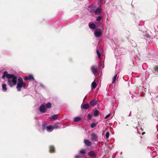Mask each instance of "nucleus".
Listing matches in <instances>:
<instances>
[{
	"mask_svg": "<svg viewBox=\"0 0 158 158\" xmlns=\"http://www.w3.org/2000/svg\"><path fill=\"white\" fill-rule=\"evenodd\" d=\"M5 77L8 79V84L10 87H12L16 84L17 78L14 75L8 74L6 71H5L4 72L2 78L5 79Z\"/></svg>",
	"mask_w": 158,
	"mask_h": 158,
	"instance_id": "nucleus-1",
	"label": "nucleus"
},
{
	"mask_svg": "<svg viewBox=\"0 0 158 158\" xmlns=\"http://www.w3.org/2000/svg\"><path fill=\"white\" fill-rule=\"evenodd\" d=\"M26 85V84L23 82V79L21 77L18 78L16 86L18 91H21L22 88H25Z\"/></svg>",
	"mask_w": 158,
	"mask_h": 158,
	"instance_id": "nucleus-2",
	"label": "nucleus"
},
{
	"mask_svg": "<svg viewBox=\"0 0 158 158\" xmlns=\"http://www.w3.org/2000/svg\"><path fill=\"white\" fill-rule=\"evenodd\" d=\"M103 33V31L100 28L96 29L94 32V36L97 38L100 37Z\"/></svg>",
	"mask_w": 158,
	"mask_h": 158,
	"instance_id": "nucleus-3",
	"label": "nucleus"
},
{
	"mask_svg": "<svg viewBox=\"0 0 158 158\" xmlns=\"http://www.w3.org/2000/svg\"><path fill=\"white\" fill-rule=\"evenodd\" d=\"M91 139L94 142L98 141V136L96 134L94 133L91 134L90 135Z\"/></svg>",
	"mask_w": 158,
	"mask_h": 158,
	"instance_id": "nucleus-4",
	"label": "nucleus"
},
{
	"mask_svg": "<svg viewBox=\"0 0 158 158\" xmlns=\"http://www.w3.org/2000/svg\"><path fill=\"white\" fill-rule=\"evenodd\" d=\"M96 6L93 5H91L88 6V10L90 12H94Z\"/></svg>",
	"mask_w": 158,
	"mask_h": 158,
	"instance_id": "nucleus-5",
	"label": "nucleus"
},
{
	"mask_svg": "<svg viewBox=\"0 0 158 158\" xmlns=\"http://www.w3.org/2000/svg\"><path fill=\"white\" fill-rule=\"evenodd\" d=\"M46 107L45 106V105L42 104V105L40 107V112L42 113H44L46 111Z\"/></svg>",
	"mask_w": 158,
	"mask_h": 158,
	"instance_id": "nucleus-6",
	"label": "nucleus"
},
{
	"mask_svg": "<svg viewBox=\"0 0 158 158\" xmlns=\"http://www.w3.org/2000/svg\"><path fill=\"white\" fill-rule=\"evenodd\" d=\"M88 155L91 157L95 158L96 157V155L94 151H91L88 153Z\"/></svg>",
	"mask_w": 158,
	"mask_h": 158,
	"instance_id": "nucleus-7",
	"label": "nucleus"
},
{
	"mask_svg": "<svg viewBox=\"0 0 158 158\" xmlns=\"http://www.w3.org/2000/svg\"><path fill=\"white\" fill-rule=\"evenodd\" d=\"M91 70L93 73L95 74V73H97L98 71V69L94 66H93L91 68Z\"/></svg>",
	"mask_w": 158,
	"mask_h": 158,
	"instance_id": "nucleus-8",
	"label": "nucleus"
},
{
	"mask_svg": "<svg viewBox=\"0 0 158 158\" xmlns=\"http://www.w3.org/2000/svg\"><path fill=\"white\" fill-rule=\"evenodd\" d=\"M118 73H117L112 77V83L113 84L115 82L116 80L118 79Z\"/></svg>",
	"mask_w": 158,
	"mask_h": 158,
	"instance_id": "nucleus-9",
	"label": "nucleus"
},
{
	"mask_svg": "<svg viewBox=\"0 0 158 158\" xmlns=\"http://www.w3.org/2000/svg\"><path fill=\"white\" fill-rule=\"evenodd\" d=\"M81 108L85 110H87L89 107V105L88 103L82 104L81 106Z\"/></svg>",
	"mask_w": 158,
	"mask_h": 158,
	"instance_id": "nucleus-10",
	"label": "nucleus"
},
{
	"mask_svg": "<svg viewBox=\"0 0 158 158\" xmlns=\"http://www.w3.org/2000/svg\"><path fill=\"white\" fill-rule=\"evenodd\" d=\"M89 28L92 30H94L96 27L95 24L94 23H89Z\"/></svg>",
	"mask_w": 158,
	"mask_h": 158,
	"instance_id": "nucleus-11",
	"label": "nucleus"
},
{
	"mask_svg": "<svg viewBox=\"0 0 158 158\" xmlns=\"http://www.w3.org/2000/svg\"><path fill=\"white\" fill-rule=\"evenodd\" d=\"M98 102L95 99H94L91 101L90 102V105L93 106H94L97 104Z\"/></svg>",
	"mask_w": 158,
	"mask_h": 158,
	"instance_id": "nucleus-12",
	"label": "nucleus"
},
{
	"mask_svg": "<svg viewBox=\"0 0 158 158\" xmlns=\"http://www.w3.org/2000/svg\"><path fill=\"white\" fill-rule=\"evenodd\" d=\"M153 72L155 75H158V66H156L153 68Z\"/></svg>",
	"mask_w": 158,
	"mask_h": 158,
	"instance_id": "nucleus-13",
	"label": "nucleus"
},
{
	"mask_svg": "<svg viewBox=\"0 0 158 158\" xmlns=\"http://www.w3.org/2000/svg\"><path fill=\"white\" fill-rule=\"evenodd\" d=\"M84 143L86 145L88 146H90L92 144L91 142L87 139H84Z\"/></svg>",
	"mask_w": 158,
	"mask_h": 158,
	"instance_id": "nucleus-14",
	"label": "nucleus"
},
{
	"mask_svg": "<svg viewBox=\"0 0 158 158\" xmlns=\"http://www.w3.org/2000/svg\"><path fill=\"white\" fill-rule=\"evenodd\" d=\"M53 129V126L51 125L47 126V127H46V130L48 131H51Z\"/></svg>",
	"mask_w": 158,
	"mask_h": 158,
	"instance_id": "nucleus-15",
	"label": "nucleus"
},
{
	"mask_svg": "<svg viewBox=\"0 0 158 158\" xmlns=\"http://www.w3.org/2000/svg\"><path fill=\"white\" fill-rule=\"evenodd\" d=\"M102 9H101L100 8H97L94 11V12L95 14L98 15L100 14L101 11H102Z\"/></svg>",
	"mask_w": 158,
	"mask_h": 158,
	"instance_id": "nucleus-16",
	"label": "nucleus"
},
{
	"mask_svg": "<svg viewBox=\"0 0 158 158\" xmlns=\"http://www.w3.org/2000/svg\"><path fill=\"white\" fill-rule=\"evenodd\" d=\"M2 90L3 91L6 92L7 90L6 85L5 84H3L2 85Z\"/></svg>",
	"mask_w": 158,
	"mask_h": 158,
	"instance_id": "nucleus-17",
	"label": "nucleus"
},
{
	"mask_svg": "<svg viewBox=\"0 0 158 158\" xmlns=\"http://www.w3.org/2000/svg\"><path fill=\"white\" fill-rule=\"evenodd\" d=\"M97 86V84L94 81H93L91 84V89H94Z\"/></svg>",
	"mask_w": 158,
	"mask_h": 158,
	"instance_id": "nucleus-18",
	"label": "nucleus"
},
{
	"mask_svg": "<svg viewBox=\"0 0 158 158\" xmlns=\"http://www.w3.org/2000/svg\"><path fill=\"white\" fill-rule=\"evenodd\" d=\"M81 118L80 117H76L74 118L73 121L75 122H78L81 120Z\"/></svg>",
	"mask_w": 158,
	"mask_h": 158,
	"instance_id": "nucleus-19",
	"label": "nucleus"
},
{
	"mask_svg": "<svg viewBox=\"0 0 158 158\" xmlns=\"http://www.w3.org/2000/svg\"><path fill=\"white\" fill-rule=\"evenodd\" d=\"M51 106H52V104H51V103L50 102H48V103H46L45 105V106L46 107V108H50L51 107Z\"/></svg>",
	"mask_w": 158,
	"mask_h": 158,
	"instance_id": "nucleus-20",
	"label": "nucleus"
},
{
	"mask_svg": "<svg viewBox=\"0 0 158 158\" xmlns=\"http://www.w3.org/2000/svg\"><path fill=\"white\" fill-rule=\"evenodd\" d=\"M58 117V115L57 114H56L52 116L51 117V118L52 120H55Z\"/></svg>",
	"mask_w": 158,
	"mask_h": 158,
	"instance_id": "nucleus-21",
	"label": "nucleus"
},
{
	"mask_svg": "<svg viewBox=\"0 0 158 158\" xmlns=\"http://www.w3.org/2000/svg\"><path fill=\"white\" fill-rule=\"evenodd\" d=\"M55 148L53 146H51L49 147V150L51 152H54V151Z\"/></svg>",
	"mask_w": 158,
	"mask_h": 158,
	"instance_id": "nucleus-22",
	"label": "nucleus"
},
{
	"mask_svg": "<svg viewBox=\"0 0 158 158\" xmlns=\"http://www.w3.org/2000/svg\"><path fill=\"white\" fill-rule=\"evenodd\" d=\"M99 113V112L98 110H96L94 111V115L95 116H97L98 115Z\"/></svg>",
	"mask_w": 158,
	"mask_h": 158,
	"instance_id": "nucleus-23",
	"label": "nucleus"
},
{
	"mask_svg": "<svg viewBox=\"0 0 158 158\" xmlns=\"http://www.w3.org/2000/svg\"><path fill=\"white\" fill-rule=\"evenodd\" d=\"M28 77V79L29 80L31 81V80H34V78L33 77V76L32 75L30 74L29 75V76Z\"/></svg>",
	"mask_w": 158,
	"mask_h": 158,
	"instance_id": "nucleus-24",
	"label": "nucleus"
},
{
	"mask_svg": "<svg viewBox=\"0 0 158 158\" xmlns=\"http://www.w3.org/2000/svg\"><path fill=\"white\" fill-rule=\"evenodd\" d=\"M97 123H92L90 125V127L92 128H94L97 125Z\"/></svg>",
	"mask_w": 158,
	"mask_h": 158,
	"instance_id": "nucleus-25",
	"label": "nucleus"
},
{
	"mask_svg": "<svg viewBox=\"0 0 158 158\" xmlns=\"http://www.w3.org/2000/svg\"><path fill=\"white\" fill-rule=\"evenodd\" d=\"M47 127V124L46 123H44L42 125V128L43 130H44L45 129H46Z\"/></svg>",
	"mask_w": 158,
	"mask_h": 158,
	"instance_id": "nucleus-26",
	"label": "nucleus"
},
{
	"mask_svg": "<svg viewBox=\"0 0 158 158\" xmlns=\"http://www.w3.org/2000/svg\"><path fill=\"white\" fill-rule=\"evenodd\" d=\"M97 53L98 55V56L99 58H100L101 57V54L100 53L99 50H97Z\"/></svg>",
	"mask_w": 158,
	"mask_h": 158,
	"instance_id": "nucleus-27",
	"label": "nucleus"
},
{
	"mask_svg": "<svg viewBox=\"0 0 158 158\" xmlns=\"http://www.w3.org/2000/svg\"><path fill=\"white\" fill-rule=\"evenodd\" d=\"M85 149H82L79 152L80 154H84L85 153Z\"/></svg>",
	"mask_w": 158,
	"mask_h": 158,
	"instance_id": "nucleus-28",
	"label": "nucleus"
},
{
	"mask_svg": "<svg viewBox=\"0 0 158 158\" xmlns=\"http://www.w3.org/2000/svg\"><path fill=\"white\" fill-rule=\"evenodd\" d=\"M102 19V17L101 16H99L96 19V21H100Z\"/></svg>",
	"mask_w": 158,
	"mask_h": 158,
	"instance_id": "nucleus-29",
	"label": "nucleus"
},
{
	"mask_svg": "<svg viewBox=\"0 0 158 158\" xmlns=\"http://www.w3.org/2000/svg\"><path fill=\"white\" fill-rule=\"evenodd\" d=\"M109 135H110V133H109V132H107L106 133L105 135H106V139L108 138L109 137Z\"/></svg>",
	"mask_w": 158,
	"mask_h": 158,
	"instance_id": "nucleus-30",
	"label": "nucleus"
},
{
	"mask_svg": "<svg viewBox=\"0 0 158 158\" xmlns=\"http://www.w3.org/2000/svg\"><path fill=\"white\" fill-rule=\"evenodd\" d=\"M92 118V116L91 114H89L87 115V119H91Z\"/></svg>",
	"mask_w": 158,
	"mask_h": 158,
	"instance_id": "nucleus-31",
	"label": "nucleus"
},
{
	"mask_svg": "<svg viewBox=\"0 0 158 158\" xmlns=\"http://www.w3.org/2000/svg\"><path fill=\"white\" fill-rule=\"evenodd\" d=\"M53 129H57L59 128V127L57 124H55L54 126H53Z\"/></svg>",
	"mask_w": 158,
	"mask_h": 158,
	"instance_id": "nucleus-32",
	"label": "nucleus"
},
{
	"mask_svg": "<svg viewBox=\"0 0 158 158\" xmlns=\"http://www.w3.org/2000/svg\"><path fill=\"white\" fill-rule=\"evenodd\" d=\"M110 115V114H108L104 118L105 119H107V118H108Z\"/></svg>",
	"mask_w": 158,
	"mask_h": 158,
	"instance_id": "nucleus-33",
	"label": "nucleus"
},
{
	"mask_svg": "<svg viewBox=\"0 0 158 158\" xmlns=\"http://www.w3.org/2000/svg\"><path fill=\"white\" fill-rule=\"evenodd\" d=\"M102 66V64L101 62H99L98 64V66L99 67H101Z\"/></svg>",
	"mask_w": 158,
	"mask_h": 158,
	"instance_id": "nucleus-34",
	"label": "nucleus"
},
{
	"mask_svg": "<svg viewBox=\"0 0 158 158\" xmlns=\"http://www.w3.org/2000/svg\"><path fill=\"white\" fill-rule=\"evenodd\" d=\"M28 79H29L28 77H26L24 78V80H29Z\"/></svg>",
	"mask_w": 158,
	"mask_h": 158,
	"instance_id": "nucleus-35",
	"label": "nucleus"
},
{
	"mask_svg": "<svg viewBox=\"0 0 158 158\" xmlns=\"http://www.w3.org/2000/svg\"><path fill=\"white\" fill-rule=\"evenodd\" d=\"M40 85L41 87H43V88L44 87V85L42 84H40Z\"/></svg>",
	"mask_w": 158,
	"mask_h": 158,
	"instance_id": "nucleus-36",
	"label": "nucleus"
},
{
	"mask_svg": "<svg viewBox=\"0 0 158 158\" xmlns=\"http://www.w3.org/2000/svg\"><path fill=\"white\" fill-rule=\"evenodd\" d=\"M103 2V0H100L99 1L98 3H99V2H100L101 3H102Z\"/></svg>",
	"mask_w": 158,
	"mask_h": 158,
	"instance_id": "nucleus-37",
	"label": "nucleus"
},
{
	"mask_svg": "<svg viewBox=\"0 0 158 158\" xmlns=\"http://www.w3.org/2000/svg\"><path fill=\"white\" fill-rule=\"evenodd\" d=\"M79 157V156L78 155H76L75 156V158H78Z\"/></svg>",
	"mask_w": 158,
	"mask_h": 158,
	"instance_id": "nucleus-38",
	"label": "nucleus"
},
{
	"mask_svg": "<svg viewBox=\"0 0 158 158\" xmlns=\"http://www.w3.org/2000/svg\"><path fill=\"white\" fill-rule=\"evenodd\" d=\"M156 135H158V129H157V131L156 133Z\"/></svg>",
	"mask_w": 158,
	"mask_h": 158,
	"instance_id": "nucleus-39",
	"label": "nucleus"
},
{
	"mask_svg": "<svg viewBox=\"0 0 158 158\" xmlns=\"http://www.w3.org/2000/svg\"><path fill=\"white\" fill-rule=\"evenodd\" d=\"M131 112H130V114H129V116H131Z\"/></svg>",
	"mask_w": 158,
	"mask_h": 158,
	"instance_id": "nucleus-40",
	"label": "nucleus"
},
{
	"mask_svg": "<svg viewBox=\"0 0 158 158\" xmlns=\"http://www.w3.org/2000/svg\"><path fill=\"white\" fill-rule=\"evenodd\" d=\"M144 133H145V132H143V133H142V134L143 135V134H144Z\"/></svg>",
	"mask_w": 158,
	"mask_h": 158,
	"instance_id": "nucleus-41",
	"label": "nucleus"
}]
</instances>
